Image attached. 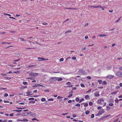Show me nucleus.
Returning <instances> with one entry per match:
<instances>
[{
  "label": "nucleus",
  "mask_w": 122,
  "mask_h": 122,
  "mask_svg": "<svg viewBox=\"0 0 122 122\" xmlns=\"http://www.w3.org/2000/svg\"><path fill=\"white\" fill-rule=\"evenodd\" d=\"M46 99L45 98H42L41 99V101L42 102H43L45 101Z\"/></svg>",
  "instance_id": "412c9836"
},
{
  "label": "nucleus",
  "mask_w": 122,
  "mask_h": 122,
  "mask_svg": "<svg viewBox=\"0 0 122 122\" xmlns=\"http://www.w3.org/2000/svg\"><path fill=\"white\" fill-rule=\"evenodd\" d=\"M80 104L79 103L76 104L75 105L76 106H78V107H80Z\"/></svg>",
  "instance_id": "58836bf2"
},
{
  "label": "nucleus",
  "mask_w": 122,
  "mask_h": 122,
  "mask_svg": "<svg viewBox=\"0 0 122 122\" xmlns=\"http://www.w3.org/2000/svg\"><path fill=\"white\" fill-rule=\"evenodd\" d=\"M66 9H73V8H66Z\"/></svg>",
  "instance_id": "680f3d73"
},
{
  "label": "nucleus",
  "mask_w": 122,
  "mask_h": 122,
  "mask_svg": "<svg viewBox=\"0 0 122 122\" xmlns=\"http://www.w3.org/2000/svg\"><path fill=\"white\" fill-rule=\"evenodd\" d=\"M109 102H112L114 101L112 99H110L109 100Z\"/></svg>",
  "instance_id": "a878e982"
},
{
  "label": "nucleus",
  "mask_w": 122,
  "mask_h": 122,
  "mask_svg": "<svg viewBox=\"0 0 122 122\" xmlns=\"http://www.w3.org/2000/svg\"><path fill=\"white\" fill-rule=\"evenodd\" d=\"M34 98H29L28 99V100H34Z\"/></svg>",
  "instance_id": "ea45409f"
},
{
  "label": "nucleus",
  "mask_w": 122,
  "mask_h": 122,
  "mask_svg": "<svg viewBox=\"0 0 122 122\" xmlns=\"http://www.w3.org/2000/svg\"><path fill=\"white\" fill-rule=\"evenodd\" d=\"M93 103L91 102H90L89 103V105L90 106H91L93 105Z\"/></svg>",
  "instance_id": "f704fd0d"
},
{
  "label": "nucleus",
  "mask_w": 122,
  "mask_h": 122,
  "mask_svg": "<svg viewBox=\"0 0 122 122\" xmlns=\"http://www.w3.org/2000/svg\"><path fill=\"white\" fill-rule=\"evenodd\" d=\"M19 104H22V105H24L25 104L24 103L21 102V103H19Z\"/></svg>",
  "instance_id": "e2e57ef3"
},
{
  "label": "nucleus",
  "mask_w": 122,
  "mask_h": 122,
  "mask_svg": "<svg viewBox=\"0 0 122 122\" xmlns=\"http://www.w3.org/2000/svg\"><path fill=\"white\" fill-rule=\"evenodd\" d=\"M76 59V57H75V56L73 57L72 58V59L73 60H75Z\"/></svg>",
  "instance_id": "09e8293b"
},
{
  "label": "nucleus",
  "mask_w": 122,
  "mask_h": 122,
  "mask_svg": "<svg viewBox=\"0 0 122 122\" xmlns=\"http://www.w3.org/2000/svg\"><path fill=\"white\" fill-rule=\"evenodd\" d=\"M1 74L2 76H6V74L2 73Z\"/></svg>",
  "instance_id": "4d7b16f0"
},
{
  "label": "nucleus",
  "mask_w": 122,
  "mask_h": 122,
  "mask_svg": "<svg viewBox=\"0 0 122 122\" xmlns=\"http://www.w3.org/2000/svg\"><path fill=\"white\" fill-rule=\"evenodd\" d=\"M120 88V87L119 86H117L115 87V88L117 90L119 89Z\"/></svg>",
  "instance_id": "2f4dec72"
},
{
  "label": "nucleus",
  "mask_w": 122,
  "mask_h": 122,
  "mask_svg": "<svg viewBox=\"0 0 122 122\" xmlns=\"http://www.w3.org/2000/svg\"><path fill=\"white\" fill-rule=\"evenodd\" d=\"M17 120L19 121H24L26 122H27L28 121V120L26 119H24L23 120Z\"/></svg>",
  "instance_id": "ddd939ff"
},
{
  "label": "nucleus",
  "mask_w": 122,
  "mask_h": 122,
  "mask_svg": "<svg viewBox=\"0 0 122 122\" xmlns=\"http://www.w3.org/2000/svg\"><path fill=\"white\" fill-rule=\"evenodd\" d=\"M107 82L105 81H104L103 82H102V85H106L107 84Z\"/></svg>",
  "instance_id": "f8f14e48"
},
{
  "label": "nucleus",
  "mask_w": 122,
  "mask_h": 122,
  "mask_svg": "<svg viewBox=\"0 0 122 122\" xmlns=\"http://www.w3.org/2000/svg\"><path fill=\"white\" fill-rule=\"evenodd\" d=\"M62 78H59V79H57V81H62Z\"/></svg>",
  "instance_id": "c85d7f7f"
},
{
  "label": "nucleus",
  "mask_w": 122,
  "mask_h": 122,
  "mask_svg": "<svg viewBox=\"0 0 122 122\" xmlns=\"http://www.w3.org/2000/svg\"><path fill=\"white\" fill-rule=\"evenodd\" d=\"M29 103H35V101H30L29 102Z\"/></svg>",
  "instance_id": "72a5a7b5"
},
{
  "label": "nucleus",
  "mask_w": 122,
  "mask_h": 122,
  "mask_svg": "<svg viewBox=\"0 0 122 122\" xmlns=\"http://www.w3.org/2000/svg\"><path fill=\"white\" fill-rule=\"evenodd\" d=\"M32 92L31 91H30L29 92H27L26 93V94H28Z\"/></svg>",
  "instance_id": "13d9d810"
},
{
  "label": "nucleus",
  "mask_w": 122,
  "mask_h": 122,
  "mask_svg": "<svg viewBox=\"0 0 122 122\" xmlns=\"http://www.w3.org/2000/svg\"><path fill=\"white\" fill-rule=\"evenodd\" d=\"M4 78L9 80H10L11 79V78L10 77H8L6 76H5Z\"/></svg>",
  "instance_id": "4468645a"
},
{
  "label": "nucleus",
  "mask_w": 122,
  "mask_h": 122,
  "mask_svg": "<svg viewBox=\"0 0 122 122\" xmlns=\"http://www.w3.org/2000/svg\"><path fill=\"white\" fill-rule=\"evenodd\" d=\"M14 113H11L10 115V116H14Z\"/></svg>",
  "instance_id": "5fc2aeb1"
},
{
  "label": "nucleus",
  "mask_w": 122,
  "mask_h": 122,
  "mask_svg": "<svg viewBox=\"0 0 122 122\" xmlns=\"http://www.w3.org/2000/svg\"><path fill=\"white\" fill-rule=\"evenodd\" d=\"M86 78H87L88 79L90 80L91 79V77L89 76H87L86 77Z\"/></svg>",
  "instance_id": "c9c22d12"
},
{
  "label": "nucleus",
  "mask_w": 122,
  "mask_h": 122,
  "mask_svg": "<svg viewBox=\"0 0 122 122\" xmlns=\"http://www.w3.org/2000/svg\"><path fill=\"white\" fill-rule=\"evenodd\" d=\"M53 99L52 98H49L48 99V100L49 101H53Z\"/></svg>",
  "instance_id": "49530a36"
},
{
  "label": "nucleus",
  "mask_w": 122,
  "mask_h": 122,
  "mask_svg": "<svg viewBox=\"0 0 122 122\" xmlns=\"http://www.w3.org/2000/svg\"><path fill=\"white\" fill-rule=\"evenodd\" d=\"M99 92H97L94 93L95 96L96 97H98L100 95V94L99 93Z\"/></svg>",
  "instance_id": "6e6552de"
},
{
  "label": "nucleus",
  "mask_w": 122,
  "mask_h": 122,
  "mask_svg": "<svg viewBox=\"0 0 122 122\" xmlns=\"http://www.w3.org/2000/svg\"><path fill=\"white\" fill-rule=\"evenodd\" d=\"M107 36L106 34H100L98 35V36L100 37L106 36Z\"/></svg>",
  "instance_id": "1a4fd4ad"
},
{
  "label": "nucleus",
  "mask_w": 122,
  "mask_h": 122,
  "mask_svg": "<svg viewBox=\"0 0 122 122\" xmlns=\"http://www.w3.org/2000/svg\"><path fill=\"white\" fill-rule=\"evenodd\" d=\"M88 106V104L87 103H86L84 104V107H87Z\"/></svg>",
  "instance_id": "393cba45"
},
{
  "label": "nucleus",
  "mask_w": 122,
  "mask_h": 122,
  "mask_svg": "<svg viewBox=\"0 0 122 122\" xmlns=\"http://www.w3.org/2000/svg\"><path fill=\"white\" fill-rule=\"evenodd\" d=\"M62 98H63V97H61L60 96H58L57 97V98L58 99H62Z\"/></svg>",
  "instance_id": "37998d69"
},
{
  "label": "nucleus",
  "mask_w": 122,
  "mask_h": 122,
  "mask_svg": "<svg viewBox=\"0 0 122 122\" xmlns=\"http://www.w3.org/2000/svg\"><path fill=\"white\" fill-rule=\"evenodd\" d=\"M26 79H31L32 80H34L35 79V78L34 77H28Z\"/></svg>",
  "instance_id": "2eb2a0df"
},
{
  "label": "nucleus",
  "mask_w": 122,
  "mask_h": 122,
  "mask_svg": "<svg viewBox=\"0 0 122 122\" xmlns=\"http://www.w3.org/2000/svg\"><path fill=\"white\" fill-rule=\"evenodd\" d=\"M111 114H109L107 115L106 116H105L106 117V118H107L111 116Z\"/></svg>",
  "instance_id": "a19ab883"
},
{
  "label": "nucleus",
  "mask_w": 122,
  "mask_h": 122,
  "mask_svg": "<svg viewBox=\"0 0 122 122\" xmlns=\"http://www.w3.org/2000/svg\"><path fill=\"white\" fill-rule=\"evenodd\" d=\"M81 86L82 87H84L85 86L84 85L83 83H82L81 84Z\"/></svg>",
  "instance_id": "4be33fe9"
},
{
  "label": "nucleus",
  "mask_w": 122,
  "mask_h": 122,
  "mask_svg": "<svg viewBox=\"0 0 122 122\" xmlns=\"http://www.w3.org/2000/svg\"><path fill=\"white\" fill-rule=\"evenodd\" d=\"M120 86V87H122V83H120L119 84Z\"/></svg>",
  "instance_id": "774afa93"
},
{
  "label": "nucleus",
  "mask_w": 122,
  "mask_h": 122,
  "mask_svg": "<svg viewBox=\"0 0 122 122\" xmlns=\"http://www.w3.org/2000/svg\"><path fill=\"white\" fill-rule=\"evenodd\" d=\"M116 75L118 76L122 77V72H118L116 73Z\"/></svg>",
  "instance_id": "7ed1b4c3"
},
{
  "label": "nucleus",
  "mask_w": 122,
  "mask_h": 122,
  "mask_svg": "<svg viewBox=\"0 0 122 122\" xmlns=\"http://www.w3.org/2000/svg\"><path fill=\"white\" fill-rule=\"evenodd\" d=\"M42 24L44 25H46L48 24L45 22H44L43 23H42Z\"/></svg>",
  "instance_id": "de8ad7c7"
},
{
  "label": "nucleus",
  "mask_w": 122,
  "mask_h": 122,
  "mask_svg": "<svg viewBox=\"0 0 122 122\" xmlns=\"http://www.w3.org/2000/svg\"><path fill=\"white\" fill-rule=\"evenodd\" d=\"M113 77H114V76H112L111 75L108 76H107V78L108 79H111V78H112Z\"/></svg>",
  "instance_id": "9d476101"
},
{
  "label": "nucleus",
  "mask_w": 122,
  "mask_h": 122,
  "mask_svg": "<svg viewBox=\"0 0 122 122\" xmlns=\"http://www.w3.org/2000/svg\"><path fill=\"white\" fill-rule=\"evenodd\" d=\"M5 32H0V36H3V34L5 33Z\"/></svg>",
  "instance_id": "8fccbe9b"
},
{
  "label": "nucleus",
  "mask_w": 122,
  "mask_h": 122,
  "mask_svg": "<svg viewBox=\"0 0 122 122\" xmlns=\"http://www.w3.org/2000/svg\"><path fill=\"white\" fill-rule=\"evenodd\" d=\"M29 75L35 77L38 75V73H34L33 72H31L29 73Z\"/></svg>",
  "instance_id": "f03ea898"
},
{
  "label": "nucleus",
  "mask_w": 122,
  "mask_h": 122,
  "mask_svg": "<svg viewBox=\"0 0 122 122\" xmlns=\"http://www.w3.org/2000/svg\"><path fill=\"white\" fill-rule=\"evenodd\" d=\"M64 59L63 58H61L60 60V61H64Z\"/></svg>",
  "instance_id": "79ce46f5"
},
{
  "label": "nucleus",
  "mask_w": 122,
  "mask_h": 122,
  "mask_svg": "<svg viewBox=\"0 0 122 122\" xmlns=\"http://www.w3.org/2000/svg\"><path fill=\"white\" fill-rule=\"evenodd\" d=\"M6 43L8 44H11V43H7V42H2L1 43L2 44H6Z\"/></svg>",
  "instance_id": "a18cd8bd"
},
{
  "label": "nucleus",
  "mask_w": 122,
  "mask_h": 122,
  "mask_svg": "<svg viewBox=\"0 0 122 122\" xmlns=\"http://www.w3.org/2000/svg\"><path fill=\"white\" fill-rule=\"evenodd\" d=\"M109 105L110 106H112L113 105V104L112 103H110L109 104Z\"/></svg>",
  "instance_id": "4c0bfd02"
},
{
  "label": "nucleus",
  "mask_w": 122,
  "mask_h": 122,
  "mask_svg": "<svg viewBox=\"0 0 122 122\" xmlns=\"http://www.w3.org/2000/svg\"><path fill=\"white\" fill-rule=\"evenodd\" d=\"M21 114L23 116H27L28 115V112L27 113L25 112V113H22Z\"/></svg>",
  "instance_id": "9b49d317"
},
{
  "label": "nucleus",
  "mask_w": 122,
  "mask_h": 122,
  "mask_svg": "<svg viewBox=\"0 0 122 122\" xmlns=\"http://www.w3.org/2000/svg\"><path fill=\"white\" fill-rule=\"evenodd\" d=\"M38 59H40L39 60V61H45L47 60H48V59H45L44 58H40V57H38Z\"/></svg>",
  "instance_id": "0eeeda50"
},
{
  "label": "nucleus",
  "mask_w": 122,
  "mask_h": 122,
  "mask_svg": "<svg viewBox=\"0 0 122 122\" xmlns=\"http://www.w3.org/2000/svg\"><path fill=\"white\" fill-rule=\"evenodd\" d=\"M115 102H116L117 103H118L119 102V100L117 98H116L115 100Z\"/></svg>",
  "instance_id": "b1692460"
},
{
  "label": "nucleus",
  "mask_w": 122,
  "mask_h": 122,
  "mask_svg": "<svg viewBox=\"0 0 122 122\" xmlns=\"http://www.w3.org/2000/svg\"><path fill=\"white\" fill-rule=\"evenodd\" d=\"M75 100L77 102H78L80 101V99L78 97H76L75 99Z\"/></svg>",
  "instance_id": "aec40b11"
},
{
  "label": "nucleus",
  "mask_w": 122,
  "mask_h": 122,
  "mask_svg": "<svg viewBox=\"0 0 122 122\" xmlns=\"http://www.w3.org/2000/svg\"><path fill=\"white\" fill-rule=\"evenodd\" d=\"M121 18H119L117 20L115 21V22L116 23L118 22L120 20V19Z\"/></svg>",
  "instance_id": "473e14b6"
},
{
  "label": "nucleus",
  "mask_w": 122,
  "mask_h": 122,
  "mask_svg": "<svg viewBox=\"0 0 122 122\" xmlns=\"http://www.w3.org/2000/svg\"><path fill=\"white\" fill-rule=\"evenodd\" d=\"M98 81L100 84H102V80H98Z\"/></svg>",
  "instance_id": "a211bd4d"
},
{
  "label": "nucleus",
  "mask_w": 122,
  "mask_h": 122,
  "mask_svg": "<svg viewBox=\"0 0 122 122\" xmlns=\"http://www.w3.org/2000/svg\"><path fill=\"white\" fill-rule=\"evenodd\" d=\"M8 96V94L7 93H5V95L4 96L5 97H7Z\"/></svg>",
  "instance_id": "c03bdc74"
},
{
  "label": "nucleus",
  "mask_w": 122,
  "mask_h": 122,
  "mask_svg": "<svg viewBox=\"0 0 122 122\" xmlns=\"http://www.w3.org/2000/svg\"><path fill=\"white\" fill-rule=\"evenodd\" d=\"M72 116L73 117H75L76 116V115L75 114H73L72 115Z\"/></svg>",
  "instance_id": "603ef678"
},
{
  "label": "nucleus",
  "mask_w": 122,
  "mask_h": 122,
  "mask_svg": "<svg viewBox=\"0 0 122 122\" xmlns=\"http://www.w3.org/2000/svg\"><path fill=\"white\" fill-rule=\"evenodd\" d=\"M7 89L6 88H4L2 87H0V90H5Z\"/></svg>",
  "instance_id": "5701e85b"
},
{
  "label": "nucleus",
  "mask_w": 122,
  "mask_h": 122,
  "mask_svg": "<svg viewBox=\"0 0 122 122\" xmlns=\"http://www.w3.org/2000/svg\"><path fill=\"white\" fill-rule=\"evenodd\" d=\"M118 92V91H116V92H112L111 93V95H113V94H115L117 93Z\"/></svg>",
  "instance_id": "dca6fc26"
},
{
  "label": "nucleus",
  "mask_w": 122,
  "mask_h": 122,
  "mask_svg": "<svg viewBox=\"0 0 122 122\" xmlns=\"http://www.w3.org/2000/svg\"><path fill=\"white\" fill-rule=\"evenodd\" d=\"M70 82H68L66 83V84L67 85H70Z\"/></svg>",
  "instance_id": "6e6d98bb"
},
{
  "label": "nucleus",
  "mask_w": 122,
  "mask_h": 122,
  "mask_svg": "<svg viewBox=\"0 0 122 122\" xmlns=\"http://www.w3.org/2000/svg\"><path fill=\"white\" fill-rule=\"evenodd\" d=\"M89 97L88 95H87L85 97V98L86 99H89Z\"/></svg>",
  "instance_id": "f3484780"
},
{
  "label": "nucleus",
  "mask_w": 122,
  "mask_h": 122,
  "mask_svg": "<svg viewBox=\"0 0 122 122\" xmlns=\"http://www.w3.org/2000/svg\"><path fill=\"white\" fill-rule=\"evenodd\" d=\"M16 108L18 109H24V108H22L21 107H16Z\"/></svg>",
  "instance_id": "864d4df0"
},
{
  "label": "nucleus",
  "mask_w": 122,
  "mask_h": 122,
  "mask_svg": "<svg viewBox=\"0 0 122 122\" xmlns=\"http://www.w3.org/2000/svg\"><path fill=\"white\" fill-rule=\"evenodd\" d=\"M22 111V110H14L13 111H15V112H21Z\"/></svg>",
  "instance_id": "6ab92c4d"
},
{
  "label": "nucleus",
  "mask_w": 122,
  "mask_h": 122,
  "mask_svg": "<svg viewBox=\"0 0 122 122\" xmlns=\"http://www.w3.org/2000/svg\"><path fill=\"white\" fill-rule=\"evenodd\" d=\"M58 78V77H53L50 79L49 81L50 82L54 81H56Z\"/></svg>",
  "instance_id": "f257e3e1"
},
{
  "label": "nucleus",
  "mask_w": 122,
  "mask_h": 122,
  "mask_svg": "<svg viewBox=\"0 0 122 122\" xmlns=\"http://www.w3.org/2000/svg\"><path fill=\"white\" fill-rule=\"evenodd\" d=\"M84 100V99L83 98H82L80 100L79 102V103H80L82 101Z\"/></svg>",
  "instance_id": "c756f323"
},
{
  "label": "nucleus",
  "mask_w": 122,
  "mask_h": 122,
  "mask_svg": "<svg viewBox=\"0 0 122 122\" xmlns=\"http://www.w3.org/2000/svg\"><path fill=\"white\" fill-rule=\"evenodd\" d=\"M79 71L81 73V75H85L86 74L85 71L82 70H79Z\"/></svg>",
  "instance_id": "39448f33"
},
{
  "label": "nucleus",
  "mask_w": 122,
  "mask_h": 122,
  "mask_svg": "<svg viewBox=\"0 0 122 122\" xmlns=\"http://www.w3.org/2000/svg\"><path fill=\"white\" fill-rule=\"evenodd\" d=\"M71 30H68L66 31L65 32V34H66L67 33L69 32H71Z\"/></svg>",
  "instance_id": "bb28decb"
},
{
  "label": "nucleus",
  "mask_w": 122,
  "mask_h": 122,
  "mask_svg": "<svg viewBox=\"0 0 122 122\" xmlns=\"http://www.w3.org/2000/svg\"><path fill=\"white\" fill-rule=\"evenodd\" d=\"M28 114H30L31 116L34 117L36 116L35 113L33 112H28Z\"/></svg>",
  "instance_id": "423d86ee"
},
{
  "label": "nucleus",
  "mask_w": 122,
  "mask_h": 122,
  "mask_svg": "<svg viewBox=\"0 0 122 122\" xmlns=\"http://www.w3.org/2000/svg\"><path fill=\"white\" fill-rule=\"evenodd\" d=\"M102 107H98L97 108V109L98 110L100 109H101Z\"/></svg>",
  "instance_id": "0e129e2a"
},
{
  "label": "nucleus",
  "mask_w": 122,
  "mask_h": 122,
  "mask_svg": "<svg viewBox=\"0 0 122 122\" xmlns=\"http://www.w3.org/2000/svg\"><path fill=\"white\" fill-rule=\"evenodd\" d=\"M73 95V94H71L69 95L68 96V97L69 98L70 97H71Z\"/></svg>",
  "instance_id": "e433bc0d"
},
{
  "label": "nucleus",
  "mask_w": 122,
  "mask_h": 122,
  "mask_svg": "<svg viewBox=\"0 0 122 122\" xmlns=\"http://www.w3.org/2000/svg\"><path fill=\"white\" fill-rule=\"evenodd\" d=\"M89 111H87L85 112V113L86 115H87L89 114Z\"/></svg>",
  "instance_id": "cd10ccee"
},
{
  "label": "nucleus",
  "mask_w": 122,
  "mask_h": 122,
  "mask_svg": "<svg viewBox=\"0 0 122 122\" xmlns=\"http://www.w3.org/2000/svg\"><path fill=\"white\" fill-rule=\"evenodd\" d=\"M88 37L87 36H86L85 37V39H88Z\"/></svg>",
  "instance_id": "338daca9"
},
{
  "label": "nucleus",
  "mask_w": 122,
  "mask_h": 122,
  "mask_svg": "<svg viewBox=\"0 0 122 122\" xmlns=\"http://www.w3.org/2000/svg\"><path fill=\"white\" fill-rule=\"evenodd\" d=\"M20 39H21L22 41H26V40H24V38H20Z\"/></svg>",
  "instance_id": "052dcab7"
},
{
  "label": "nucleus",
  "mask_w": 122,
  "mask_h": 122,
  "mask_svg": "<svg viewBox=\"0 0 122 122\" xmlns=\"http://www.w3.org/2000/svg\"><path fill=\"white\" fill-rule=\"evenodd\" d=\"M104 100L102 99H100L99 100H98L97 102L99 104L101 105H102L103 104V103H101L102 102H103L104 101Z\"/></svg>",
  "instance_id": "20e7f679"
},
{
  "label": "nucleus",
  "mask_w": 122,
  "mask_h": 122,
  "mask_svg": "<svg viewBox=\"0 0 122 122\" xmlns=\"http://www.w3.org/2000/svg\"><path fill=\"white\" fill-rule=\"evenodd\" d=\"M99 113H100V115H102V112H101V111H99Z\"/></svg>",
  "instance_id": "bf43d9fd"
},
{
  "label": "nucleus",
  "mask_w": 122,
  "mask_h": 122,
  "mask_svg": "<svg viewBox=\"0 0 122 122\" xmlns=\"http://www.w3.org/2000/svg\"><path fill=\"white\" fill-rule=\"evenodd\" d=\"M100 113L98 112V113L96 115V116H99L100 115Z\"/></svg>",
  "instance_id": "69168bd1"
},
{
  "label": "nucleus",
  "mask_w": 122,
  "mask_h": 122,
  "mask_svg": "<svg viewBox=\"0 0 122 122\" xmlns=\"http://www.w3.org/2000/svg\"><path fill=\"white\" fill-rule=\"evenodd\" d=\"M94 117V114H92L91 115V118H93Z\"/></svg>",
  "instance_id": "3c124183"
},
{
  "label": "nucleus",
  "mask_w": 122,
  "mask_h": 122,
  "mask_svg": "<svg viewBox=\"0 0 122 122\" xmlns=\"http://www.w3.org/2000/svg\"><path fill=\"white\" fill-rule=\"evenodd\" d=\"M23 84L24 85H26L27 84V82L24 81L23 82Z\"/></svg>",
  "instance_id": "7c9ffc66"
}]
</instances>
